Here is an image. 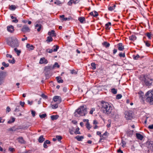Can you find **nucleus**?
Instances as JSON below:
<instances>
[{
	"mask_svg": "<svg viewBox=\"0 0 153 153\" xmlns=\"http://www.w3.org/2000/svg\"><path fill=\"white\" fill-rule=\"evenodd\" d=\"M87 109L85 105L81 106L76 110L74 113L75 116L79 117L80 116H85L87 114Z\"/></svg>",
	"mask_w": 153,
	"mask_h": 153,
	"instance_id": "nucleus-1",
	"label": "nucleus"
},
{
	"mask_svg": "<svg viewBox=\"0 0 153 153\" xmlns=\"http://www.w3.org/2000/svg\"><path fill=\"white\" fill-rule=\"evenodd\" d=\"M101 110L104 113L108 114H110L112 110L111 105L108 102L103 101L101 102Z\"/></svg>",
	"mask_w": 153,
	"mask_h": 153,
	"instance_id": "nucleus-2",
	"label": "nucleus"
},
{
	"mask_svg": "<svg viewBox=\"0 0 153 153\" xmlns=\"http://www.w3.org/2000/svg\"><path fill=\"white\" fill-rule=\"evenodd\" d=\"M140 80L143 81L146 86H150L152 83V81L153 80L152 79L149 78L147 75H142L139 77Z\"/></svg>",
	"mask_w": 153,
	"mask_h": 153,
	"instance_id": "nucleus-3",
	"label": "nucleus"
},
{
	"mask_svg": "<svg viewBox=\"0 0 153 153\" xmlns=\"http://www.w3.org/2000/svg\"><path fill=\"white\" fill-rule=\"evenodd\" d=\"M146 101L150 104H153V90L148 91L146 94Z\"/></svg>",
	"mask_w": 153,
	"mask_h": 153,
	"instance_id": "nucleus-4",
	"label": "nucleus"
},
{
	"mask_svg": "<svg viewBox=\"0 0 153 153\" xmlns=\"http://www.w3.org/2000/svg\"><path fill=\"white\" fill-rule=\"evenodd\" d=\"M7 44L12 47H18L19 45V43L16 38H15L12 40L11 42H7Z\"/></svg>",
	"mask_w": 153,
	"mask_h": 153,
	"instance_id": "nucleus-5",
	"label": "nucleus"
},
{
	"mask_svg": "<svg viewBox=\"0 0 153 153\" xmlns=\"http://www.w3.org/2000/svg\"><path fill=\"white\" fill-rule=\"evenodd\" d=\"M6 76V72L0 71V85H1L4 84Z\"/></svg>",
	"mask_w": 153,
	"mask_h": 153,
	"instance_id": "nucleus-6",
	"label": "nucleus"
},
{
	"mask_svg": "<svg viewBox=\"0 0 153 153\" xmlns=\"http://www.w3.org/2000/svg\"><path fill=\"white\" fill-rule=\"evenodd\" d=\"M53 69L52 66V65L46 66L44 68V71L45 74H47L50 71L53 70Z\"/></svg>",
	"mask_w": 153,
	"mask_h": 153,
	"instance_id": "nucleus-7",
	"label": "nucleus"
},
{
	"mask_svg": "<svg viewBox=\"0 0 153 153\" xmlns=\"http://www.w3.org/2000/svg\"><path fill=\"white\" fill-rule=\"evenodd\" d=\"M21 30L24 33H25L29 32L30 31V29L27 26L25 25L23 26Z\"/></svg>",
	"mask_w": 153,
	"mask_h": 153,
	"instance_id": "nucleus-8",
	"label": "nucleus"
},
{
	"mask_svg": "<svg viewBox=\"0 0 153 153\" xmlns=\"http://www.w3.org/2000/svg\"><path fill=\"white\" fill-rule=\"evenodd\" d=\"M125 117L127 120L130 119L132 117V114L128 111L125 112Z\"/></svg>",
	"mask_w": 153,
	"mask_h": 153,
	"instance_id": "nucleus-9",
	"label": "nucleus"
},
{
	"mask_svg": "<svg viewBox=\"0 0 153 153\" xmlns=\"http://www.w3.org/2000/svg\"><path fill=\"white\" fill-rule=\"evenodd\" d=\"M53 100L54 102H57V103L59 104L62 101L61 97L59 96H55L53 98Z\"/></svg>",
	"mask_w": 153,
	"mask_h": 153,
	"instance_id": "nucleus-10",
	"label": "nucleus"
},
{
	"mask_svg": "<svg viewBox=\"0 0 153 153\" xmlns=\"http://www.w3.org/2000/svg\"><path fill=\"white\" fill-rule=\"evenodd\" d=\"M147 147L149 150L153 151V142L150 141L147 143Z\"/></svg>",
	"mask_w": 153,
	"mask_h": 153,
	"instance_id": "nucleus-11",
	"label": "nucleus"
},
{
	"mask_svg": "<svg viewBox=\"0 0 153 153\" xmlns=\"http://www.w3.org/2000/svg\"><path fill=\"white\" fill-rule=\"evenodd\" d=\"M48 63V61L47 60L45 59L44 57L40 59L39 63L40 64H46Z\"/></svg>",
	"mask_w": 153,
	"mask_h": 153,
	"instance_id": "nucleus-12",
	"label": "nucleus"
},
{
	"mask_svg": "<svg viewBox=\"0 0 153 153\" xmlns=\"http://www.w3.org/2000/svg\"><path fill=\"white\" fill-rule=\"evenodd\" d=\"M8 31L11 33H13L14 30V27L12 25L8 26L7 27Z\"/></svg>",
	"mask_w": 153,
	"mask_h": 153,
	"instance_id": "nucleus-13",
	"label": "nucleus"
},
{
	"mask_svg": "<svg viewBox=\"0 0 153 153\" xmlns=\"http://www.w3.org/2000/svg\"><path fill=\"white\" fill-rule=\"evenodd\" d=\"M117 48L119 50L122 51L124 49V46L123 45L122 43H119L117 44Z\"/></svg>",
	"mask_w": 153,
	"mask_h": 153,
	"instance_id": "nucleus-14",
	"label": "nucleus"
},
{
	"mask_svg": "<svg viewBox=\"0 0 153 153\" xmlns=\"http://www.w3.org/2000/svg\"><path fill=\"white\" fill-rule=\"evenodd\" d=\"M20 110L19 109V106L17 107L14 110L15 113H14V114L15 115H16L17 116H21L22 114L20 113H19V114H17L16 112H17L19 111Z\"/></svg>",
	"mask_w": 153,
	"mask_h": 153,
	"instance_id": "nucleus-15",
	"label": "nucleus"
},
{
	"mask_svg": "<svg viewBox=\"0 0 153 153\" xmlns=\"http://www.w3.org/2000/svg\"><path fill=\"white\" fill-rule=\"evenodd\" d=\"M48 34L51 37L55 36H56V34L55 33V31L53 30H52L51 32H48Z\"/></svg>",
	"mask_w": 153,
	"mask_h": 153,
	"instance_id": "nucleus-16",
	"label": "nucleus"
},
{
	"mask_svg": "<svg viewBox=\"0 0 153 153\" xmlns=\"http://www.w3.org/2000/svg\"><path fill=\"white\" fill-rule=\"evenodd\" d=\"M27 48L29 49L30 50H33L34 49V47L32 45H30L29 44H27L26 45Z\"/></svg>",
	"mask_w": 153,
	"mask_h": 153,
	"instance_id": "nucleus-17",
	"label": "nucleus"
},
{
	"mask_svg": "<svg viewBox=\"0 0 153 153\" xmlns=\"http://www.w3.org/2000/svg\"><path fill=\"white\" fill-rule=\"evenodd\" d=\"M61 77L60 76L56 77V78L57 82L59 83H62L63 82V80L61 79Z\"/></svg>",
	"mask_w": 153,
	"mask_h": 153,
	"instance_id": "nucleus-18",
	"label": "nucleus"
},
{
	"mask_svg": "<svg viewBox=\"0 0 153 153\" xmlns=\"http://www.w3.org/2000/svg\"><path fill=\"white\" fill-rule=\"evenodd\" d=\"M59 117V116L58 115H53L51 116V118L52 120H57Z\"/></svg>",
	"mask_w": 153,
	"mask_h": 153,
	"instance_id": "nucleus-19",
	"label": "nucleus"
},
{
	"mask_svg": "<svg viewBox=\"0 0 153 153\" xmlns=\"http://www.w3.org/2000/svg\"><path fill=\"white\" fill-rule=\"evenodd\" d=\"M133 131L130 130H128L127 131V136H131L133 134Z\"/></svg>",
	"mask_w": 153,
	"mask_h": 153,
	"instance_id": "nucleus-20",
	"label": "nucleus"
},
{
	"mask_svg": "<svg viewBox=\"0 0 153 153\" xmlns=\"http://www.w3.org/2000/svg\"><path fill=\"white\" fill-rule=\"evenodd\" d=\"M19 142L21 143H24L25 141L22 137H19L17 138Z\"/></svg>",
	"mask_w": 153,
	"mask_h": 153,
	"instance_id": "nucleus-21",
	"label": "nucleus"
},
{
	"mask_svg": "<svg viewBox=\"0 0 153 153\" xmlns=\"http://www.w3.org/2000/svg\"><path fill=\"white\" fill-rule=\"evenodd\" d=\"M45 140V139L43 137V135L41 136L38 139V141L39 143H42Z\"/></svg>",
	"mask_w": 153,
	"mask_h": 153,
	"instance_id": "nucleus-22",
	"label": "nucleus"
},
{
	"mask_svg": "<svg viewBox=\"0 0 153 153\" xmlns=\"http://www.w3.org/2000/svg\"><path fill=\"white\" fill-rule=\"evenodd\" d=\"M136 136L137 138L140 140H142L143 138V136L140 134L136 133Z\"/></svg>",
	"mask_w": 153,
	"mask_h": 153,
	"instance_id": "nucleus-23",
	"label": "nucleus"
},
{
	"mask_svg": "<svg viewBox=\"0 0 153 153\" xmlns=\"http://www.w3.org/2000/svg\"><path fill=\"white\" fill-rule=\"evenodd\" d=\"M65 15H63L60 16V17L62 19V20L63 21H66L67 20H70V19L69 18H64Z\"/></svg>",
	"mask_w": 153,
	"mask_h": 153,
	"instance_id": "nucleus-24",
	"label": "nucleus"
},
{
	"mask_svg": "<svg viewBox=\"0 0 153 153\" xmlns=\"http://www.w3.org/2000/svg\"><path fill=\"white\" fill-rule=\"evenodd\" d=\"M129 39L130 40H131V41H133L137 39L136 37L134 35H132L131 36H130L129 37Z\"/></svg>",
	"mask_w": 153,
	"mask_h": 153,
	"instance_id": "nucleus-25",
	"label": "nucleus"
},
{
	"mask_svg": "<svg viewBox=\"0 0 153 153\" xmlns=\"http://www.w3.org/2000/svg\"><path fill=\"white\" fill-rule=\"evenodd\" d=\"M75 138L77 139V140L79 141H81L84 138V137L82 136H79L78 135L75 137Z\"/></svg>",
	"mask_w": 153,
	"mask_h": 153,
	"instance_id": "nucleus-26",
	"label": "nucleus"
},
{
	"mask_svg": "<svg viewBox=\"0 0 153 153\" xmlns=\"http://www.w3.org/2000/svg\"><path fill=\"white\" fill-rule=\"evenodd\" d=\"M15 121V118L13 117H11L10 119L8 121L7 123L8 124H11L13 123Z\"/></svg>",
	"mask_w": 153,
	"mask_h": 153,
	"instance_id": "nucleus-27",
	"label": "nucleus"
},
{
	"mask_svg": "<svg viewBox=\"0 0 153 153\" xmlns=\"http://www.w3.org/2000/svg\"><path fill=\"white\" fill-rule=\"evenodd\" d=\"M102 44L106 48L109 47L110 45V44L109 43L106 42H103Z\"/></svg>",
	"mask_w": 153,
	"mask_h": 153,
	"instance_id": "nucleus-28",
	"label": "nucleus"
},
{
	"mask_svg": "<svg viewBox=\"0 0 153 153\" xmlns=\"http://www.w3.org/2000/svg\"><path fill=\"white\" fill-rule=\"evenodd\" d=\"M16 8V7L15 5H9V9L11 10H14Z\"/></svg>",
	"mask_w": 153,
	"mask_h": 153,
	"instance_id": "nucleus-29",
	"label": "nucleus"
},
{
	"mask_svg": "<svg viewBox=\"0 0 153 153\" xmlns=\"http://www.w3.org/2000/svg\"><path fill=\"white\" fill-rule=\"evenodd\" d=\"M35 27H39V28L37 29V30L38 32L40 31L42 27V25L40 24H37L35 25Z\"/></svg>",
	"mask_w": 153,
	"mask_h": 153,
	"instance_id": "nucleus-30",
	"label": "nucleus"
},
{
	"mask_svg": "<svg viewBox=\"0 0 153 153\" xmlns=\"http://www.w3.org/2000/svg\"><path fill=\"white\" fill-rule=\"evenodd\" d=\"M53 39L51 37L48 36L47 37V39L46 40V42L47 43L52 42L53 41Z\"/></svg>",
	"mask_w": 153,
	"mask_h": 153,
	"instance_id": "nucleus-31",
	"label": "nucleus"
},
{
	"mask_svg": "<svg viewBox=\"0 0 153 153\" xmlns=\"http://www.w3.org/2000/svg\"><path fill=\"white\" fill-rule=\"evenodd\" d=\"M78 20L81 23H82L85 21V19L84 17H80L79 18Z\"/></svg>",
	"mask_w": 153,
	"mask_h": 153,
	"instance_id": "nucleus-32",
	"label": "nucleus"
},
{
	"mask_svg": "<svg viewBox=\"0 0 153 153\" xmlns=\"http://www.w3.org/2000/svg\"><path fill=\"white\" fill-rule=\"evenodd\" d=\"M14 51L16 53L18 56L20 54L21 52V51L20 50H19L16 48H15L14 49Z\"/></svg>",
	"mask_w": 153,
	"mask_h": 153,
	"instance_id": "nucleus-33",
	"label": "nucleus"
},
{
	"mask_svg": "<svg viewBox=\"0 0 153 153\" xmlns=\"http://www.w3.org/2000/svg\"><path fill=\"white\" fill-rule=\"evenodd\" d=\"M86 127L89 130L91 128L90 125L89 123V120H87V122L86 123Z\"/></svg>",
	"mask_w": 153,
	"mask_h": 153,
	"instance_id": "nucleus-34",
	"label": "nucleus"
},
{
	"mask_svg": "<svg viewBox=\"0 0 153 153\" xmlns=\"http://www.w3.org/2000/svg\"><path fill=\"white\" fill-rule=\"evenodd\" d=\"M54 4L58 5H60L62 3L59 0H57L54 2Z\"/></svg>",
	"mask_w": 153,
	"mask_h": 153,
	"instance_id": "nucleus-35",
	"label": "nucleus"
},
{
	"mask_svg": "<svg viewBox=\"0 0 153 153\" xmlns=\"http://www.w3.org/2000/svg\"><path fill=\"white\" fill-rule=\"evenodd\" d=\"M111 93H113V94H116L117 93V89L113 88L111 89Z\"/></svg>",
	"mask_w": 153,
	"mask_h": 153,
	"instance_id": "nucleus-36",
	"label": "nucleus"
},
{
	"mask_svg": "<svg viewBox=\"0 0 153 153\" xmlns=\"http://www.w3.org/2000/svg\"><path fill=\"white\" fill-rule=\"evenodd\" d=\"M52 66L54 69L55 68L57 67V68H59V65H58V63L56 62L55 63L54 65H52Z\"/></svg>",
	"mask_w": 153,
	"mask_h": 153,
	"instance_id": "nucleus-37",
	"label": "nucleus"
},
{
	"mask_svg": "<svg viewBox=\"0 0 153 153\" xmlns=\"http://www.w3.org/2000/svg\"><path fill=\"white\" fill-rule=\"evenodd\" d=\"M138 94L139 95L140 97L142 99L143 97H142L143 95V93L141 91H140L138 92Z\"/></svg>",
	"mask_w": 153,
	"mask_h": 153,
	"instance_id": "nucleus-38",
	"label": "nucleus"
},
{
	"mask_svg": "<svg viewBox=\"0 0 153 153\" xmlns=\"http://www.w3.org/2000/svg\"><path fill=\"white\" fill-rule=\"evenodd\" d=\"M13 129V131H17L18 129H21L20 127H16V126H14L12 127Z\"/></svg>",
	"mask_w": 153,
	"mask_h": 153,
	"instance_id": "nucleus-39",
	"label": "nucleus"
},
{
	"mask_svg": "<svg viewBox=\"0 0 153 153\" xmlns=\"http://www.w3.org/2000/svg\"><path fill=\"white\" fill-rule=\"evenodd\" d=\"M111 23L110 22H108V23L106 24L105 25V29H109V28L108 27L109 25H111Z\"/></svg>",
	"mask_w": 153,
	"mask_h": 153,
	"instance_id": "nucleus-40",
	"label": "nucleus"
},
{
	"mask_svg": "<svg viewBox=\"0 0 153 153\" xmlns=\"http://www.w3.org/2000/svg\"><path fill=\"white\" fill-rule=\"evenodd\" d=\"M79 128H77L76 131L74 132V133L76 134H80V132L79 131Z\"/></svg>",
	"mask_w": 153,
	"mask_h": 153,
	"instance_id": "nucleus-41",
	"label": "nucleus"
},
{
	"mask_svg": "<svg viewBox=\"0 0 153 153\" xmlns=\"http://www.w3.org/2000/svg\"><path fill=\"white\" fill-rule=\"evenodd\" d=\"M53 47H56V48H54L53 49V51L54 52H56L57 51L58 49H59V46L57 45H54L53 46Z\"/></svg>",
	"mask_w": 153,
	"mask_h": 153,
	"instance_id": "nucleus-42",
	"label": "nucleus"
},
{
	"mask_svg": "<svg viewBox=\"0 0 153 153\" xmlns=\"http://www.w3.org/2000/svg\"><path fill=\"white\" fill-rule=\"evenodd\" d=\"M91 65L93 67L92 68L93 70H95L96 69V64H95V63H94V62L92 63L91 64Z\"/></svg>",
	"mask_w": 153,
	"mask_h": 153,
	"instance_id": "nucleus-43",
	"label": "nucleus"
},
{
	"mask_svg": "<svg viewBox=\"0 0 153 153\" xmlns=\"http://www.w3.org/2000/svg\"><path fill=\"white\" fill-rule=\"evenodd\" d=\"M39 116L40 118L43 119L46 117L47 116V115L46 114H40Z\"/></svg>",
	"mask_w": 153,
	"mask_h": 153,
	"instance_id": "nucleus-44",
	"label": "nucleus"
},
{
	"mask_svg": "<svg viewBox=\"0 0 153 153\" xmlns=\"http://www.w3.org/2000/svg\"><path fill=\"white\" fill-rule=\"evenodd\" d=\"M144 43H145V45L147 47H149L150 46V44L148 41H144Z\"/></svg>",
	"mask_w": 153,
	"mask_h": 153,
	"instance_id": "nucleus-45",
	"label": "nucleus"
},
{
	"mask_svg": "<svg viewBox=\"0 0 153 153\" xmlns=\"http://www.w3.org/2000/svg\"><path fill=\"white\" fill-rule=\"evenodd\" d=\"M140 57V56L138 54H137L136 56L135 55H133V57L134 59L137 60V59L138 58H139Z\"/></svg>",
	"mask_w": 153,
	"mask_h": 153,
	"instance_id": "nucleus-46",
	"label": "nucleus"
},
{
	"mask_svg": "<svg viewBox=\"0 0 153 153\" xmlns=\"http://www.w3.org/2000/svg\"><path fill=\"white\" fill-rule=\"evenodd\" d=\"M8 62L10 63H11L12 64H14V63H15V60L14 59V58H13V59L12 60H8Z\"/></svg>",
	"mask_w": 153,
	"mask_h": 153,
	"instance_id": "nucleus-47",
	"label": "nucleus"
},
{
	"mask_svg": "<svg viewBox=\"0 0 153 153\" xmlns=\"http://www.w3.org/2000/svg\"><path fill=\"white\" fill-rule=\"evenodd\" d=\"M2 65L6 67H8L9 66V64L8 63L6 64L4 62H3L2 63Z\"/></svg>",
	"mask_w": 153,
	"mask_h": 153,
	"instance_id": "nucleus-48",
	"label": "nucleus"
},
{
	"mask_svg": "<svg viewBox=\"0 0 153 153\" xmlns=\"http://www.w3.org/2000/svg\"><path fill=\"white\" fill-rule=\"evenodd\" d=\"M53 51V50L52 49H47L46 50V52L50 53H52Z\"/></svg>",
	"mask_w": 153,
	"mask_h": 153,
	"instance_id": "nucleus-49",
	"label": "nucleus"
},
{
	"mask_svg": "<svg viewBox=\"0 0 153 153\" xmlns=\"http://www.w3.org/2000/svg\"><path fill=\"white\" fill-rule=\"evenodd\" d=\"M56 137L58 141H60L62 139V137L60 136H56Z\"/></svg>",
	"mask_w": 153,
	"mask_h": 153,
	"instance_id": "nucleus-50",
	"label": "nucleus"
},
{
	"mask_svg": "<svg viewBox=\"0 0 153 153\" xmlns=\"http://www.w3.org/2000/svg\"><path fill=\"white\" fill-rule=\"evenodd\" d=\"M122 96L121 94H118L117 95L116 98V99H121L122 98Z\"/></svg>",
	"mask_w": 153,
	"mask_h": 153,
	"instance_id": "nucleus-51",
	"label": "nucleus"
},
{
	"mask_svg": "<svg viewBox=\"0 0 153 153\" xmlns=\"http://www.w3.org/2000/svg\"><path fill=\"white\" fill-rule=\"evenodd\" d=\"M58 107V105L57 104L53 105H52V108L54 109L57 108Z\"/></svg>",
	"mask_w": 153,
	"mask_h": 153,
	"instance_id": "nucleus-52",
	"label": "nucleus"
},
{
	"mask_svg": "<svg viewBox=\"0 0 153 153\" xmlns=\"http://www.w3.org/2000/svg\"><path fill=\"white\" fill-rule=\"evenodd\" d=\"M74 2V0H70L68 2V4L69 5L71 6L73 3V2Z\"/></svg>",
	"mask_w": 153,
	"mask_h": 153,
	"instance_id": "nucleus-53",
	"label": "nucleus"
},
{
	"mask_svg": "<svg viewBox=\"0 0 153 153\" xmlns=\"http://www.w3.org/2000/svg\"><path fill=\"white\" fill-rule=\"evenodd\" d=\"M41 96L42 97V98H44L45 99H46L48 98V97L46 95H45V94H42L41 95Z\"/></svg>",
	"mask_w": 153,
	"mask_h": 153,
	"instance_id": "nucleus-54",
	"label": "nucleus"
},
{
	"mask_svg": "<svg viewBox=\"0 0 153 153\" xmlns=\"http://www.w3.org/2000/svg\"><path fill=\"white\" fill-rule=\"evenodd\" d=\"M119 55L120 57H124L125 56V53H120L119 54Z\"/></svg>",
	"mask_w": 153,
	"mask_h": 153,
	"instance_id": "nucleus-55",
	"label": "nucleus"
},
{
	"mask_svg": "<svg viewBox=\"0 0 153 153\" xmlns=\"http://www.w3.org/2000/svg\"><path fill=\"white\" fill-rule=\"evenodd\" d=\"M12 22L14 23H17L18 22V20L16 18V17L14 18V19L12 20Z\"/></svg>",
	"mask_w": 153,
	"mask_h": 153,
	"instance_id": "nucleus-56",
	"label": "nucleus"
},
{
	"mask_svg": "<svg viewBox=\"0 0 153 153\" xmlns=\"http://www.w3.org/2000/svg\"><path fill=\"white\" fill-rule=\"evenodd\" d=\"M9 150L11 152H13L15 151V149L13 148H9Z\"/></svg>",
	"mask_w": 153,
	"mask_h": 153,
	"instance_id": "nucleus-57",
	"label": "nucleus"
},
{
	"mask_svg": "<svg viewBox=\"0 0 153 153\" xmlns=\"http://www.w3.org/2000/svg\"><path fill=\"white\" fill-rule=\"evenodd\" d=\"M31 114H32V115L33 117H34L35 116V114L36 112L35 111L33 110H32L31 111Z\"/></svg>",
	"mask_w": 153,
	"mask_h": 153,
	"instance_id": "nucleus-58",
	"label": "nucleus"
},
{
	"mask_svg": "<svg viewBox=\"0 0 153 153\" xmlns=\"http://www.w3.org/2000/svg\"><path fill=\"white\" fill-rule=\"evenodd\" d=\"M146 36L148 37L149 39H151V34L148 33H146Z\"/></svg>",
	"mask_w": 153,
	"mask_h": 153,
	"instance_id": "nucleus-59",
	"label": "nucleus"
},
{
	"mask_svg": "<svg viewBox=\"0 0 153 153\" xmlns=\"http://www.w3.org/2000/svg\"><path fill=\"white\" fill-rule=\"evenodd\" d=\"M25 104V102H22V101H20V104L21 105V106L22 107H24Z\"/></svg>",
	"mask_w": 153,
	"mask_h": 153,
	"instance_id": "nucleus-60",
	"label": "nucleus"
},
{
	"mask_svg": "<svg viewBox=\"0 0 153 153\" xmlns=\"http://www.w3.org/2000/svg\"><path fill=\"white\" fill-rule=\"evenodd\" d=\"M95 110V109L94 108H92L91 109V111H90V114H92L93 113V112Z\"/></svg>",
	"mask_w": 153,
	"mask_h": 153,
	"instance_id": "nucleus-61",
	"label": "nucleus"
},
{
	"mask_svg": "<svg viewBox=\"0 0 153 153\" xmlns=\"http://www.w3.org/2000/svg\"><path fill=\"white\" fill-rule=\"evenodd\" d=\"M94 17H96L98 16V13L97 12L95 11L94 12Z\"/></svg>",
	"mask_w": 153,
	"mask_h": 153,
	"instance_id": "nucleus-62",
	"label": "nucleus"
},
{
	"mask_svg": "<svg viewBox=\"0 0 153 153\" xmlns=\"http://www.w3.org/2000/svg\"><path fill=\"white\" fill-rule=\"evenodd\" d=\"M27 102H28V104L31 105L32 104L33 102V101H30V100H27Z\"/></svg>",
	"mask_w": 153,
	"mask_h": 153,
	"instance_id": "nucleus-63",
	"label": "nucleus"
},
{
	"mask_svg": "<svg viewBox=\"0 0 153 153\" xmlns=\"http://www.w3.org/2000/svg\"><path fill=\"white\" fill-rule=\"evenodd\" d=\"M148 128L150 129H153V124L149 126Z\"/></svg>",
	"mask_w": 153,
	"mask_h": 153,
	"instance_id": "nucleus-64",
	"label": "nucleus"
}]
</instances>
